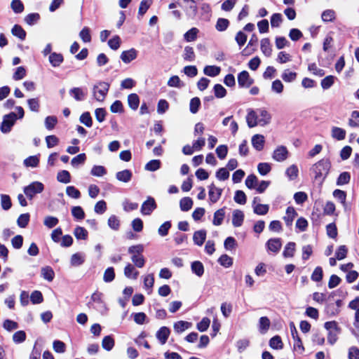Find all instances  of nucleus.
I'll use <instances>...</instances> for the list:
<instances>
[{
    "label": "nucleus",
    "instance_id": "1",
    "mask_svg": "<svg viewBox=\"0 0 359 359\" xmlns=\"http://www.w3.org/2000/svg\"><path fill=\"white\" fill-rule=\"evenodd\" d=\"M109 89V83L100 81L94 85L93 94L95 99L98 102H103Z\"/></svg>",
    "mask_w": 359,
    "mask_h": 359
},
{
    "label": "nucleus",
    "instance_id": "2",
    "mask_svg": "<svg viewBox=\"0 0 359 359\" xmlns=\"http://www.w3.org/2000/svg\"><path fill=\"white\" fill-rule=\"evenodd\" d=\"M43 189L44 185L41 182L36 181L25 187L24 193L31 200L36 194L41 193Z\"/></svg>",
    "mask_w": 359,
    "mask_h": 359
},
{
    "label": "nucleus",
    "instance_id": "3",
    "mask_svg": "<svg viewBox=\"0 0 359 359\" xmlns=\"http://www.w3.org/2000/svg\"><path fill=\"white\" fill-rule=\"evenodd\" d=\"M16 115L15 113H10L9 114L4 116V120L1 126V130L4 133H8L11 127L13 126L16 121Z\"/></svg>",
    "mask_w": 359,
    "mask_h": 359
},
{
    "label": "nucleus",
    "instance_id": "4",
    "mask_svg": "<svg viewBox=\"0 0 359 359\" xmlns=\"http://www.w3.org/2000/svg\"><path fill=\"white\" fill-rule=\"evenodd\" d=\"M325 329L329 332L328 341L331 344H334L337 341V336L339 333L337 323L334 321H330L325 323Z\"/></svg>",
    "mask_w": 359,
    "mask_h": 359
},
{
    "label": "nucleus",
    "instance_id": "5",
    "mask_svg": "<svg viewBox=\"0 0 359 359\" xmlns=\"http://www.w3.org/2000/svg\"><path fill=\"white\" fill-rule=\"evenodd\" d=\"M156 208V203L154 198L149 196L141 206V213L143 215H149Z\"/></svg>",
    "mask_w": 359,
    "mask_h": 359
},
{
    "label": "nucleus",
    "instance_id": "6",
    "mask_svg": "<svg viewBox=\"0 0 359 359\" xmlns=\"http://www.w3.org/2000/svg\"><path fill=\"white\" fill-rule=\"evenodd\" d=\"M259 198H254L252 201L253 211L257 215H264L269 212V206L266 204L259 203Z\"/></svg>",
    "mask_w": 359,
    "mask_h": 359
},
{
    "label": "nucleus",
    "instance_id": "7",
    "mask_svg": "<svg viewBox=\"0 0 359 359\" xmlns=\"http://www.w3.org/2000/svg\"><path fill=\"white\" fill-rule=\"evenodd\" d=\"M254 82L247 71L241 72L238 76V83L241 87L249 88Z\"/></svg>",
    "mask_w": 359,
    "mask_h": 359
},
{
    "label": "nucleus",
    "instance_id": "8",
    "mask_svg": "<svg viewBox=\"0 0 359 359\" xmlns=\"http://www.w3.org/2000/svg\"><path fill=\"white\" fill-rule=\"evenodd\" d=\"M138 51L132 48L129 50H124L121 53L120 58L125 63L128 64L133 60H135L137 57Z\"/></svg>",
    "mask_w": 359,
    "mask_h": 359
},
{
    "label": "nucleus",
    "instance_id": "9",
    "mask_svg": "<svg viewBox=\"0 0 359 359\" xmlns=\"http://www.w3.org/2000/svg\"><path fill=\"white\" fill-rule=\"evenodd\" d=\"M222 193V189L220 188H218L215 187L214 184H211L209 186V198L211 203H217L219 199L220 198V196Z\"/></svg>",
    "mask_w": 359,
    "mask_h": 359
},
{
    "label": "nucleus",
    "instance_id": "10",
    "mask_svg": "<svg viewBox=\"0 0 359 359\" xmlns=\"http://www.w3.org/2000/svg\"><path fill=\"white\" fill-rule=\"evenodd\" d=\"M288 155L287 149L285 147L280 146L277 147L273 154V158L276 161H283L287 159Z\"/></svg>",
    "mask_w": 359,
    "mask_h": 359
},
{
    "label": "nucleus",
    "instance_id": "11",
    "mask_svg": "<svg viewBox=\"0 0 359 359\" xmlns=\"http://www.w3.org/2000/svg\"><path fill=\"white\" fill-rule=\"evenodd\" d=\"M251 143L255 150L258 151H262L264 149L265 143L264 135L259 134L253 135L251 139Z\"/></svg>",
    "mask_w": 359,
    "mask_h": 359
},
{
    "label": "nucleus",
    "instance_id": "12",
    "mask_svg": "<svg viewBox=\"0 0 359 359\" xmlns=\"http://www.w3.org/2000/svg\"><path fill=\"white\" fill-rule=\"evenodd\" d=\"M257 110L249 109L246 116V122L249 128H254L259 125Z\"/></svg>",
    "mask_w": 359,
    "mask_h": 359
},
{
    "label": "nucleus",
    "instance_id": "13",
    "mask_svg": "<svg viewBox=\"0 0 359 359\" xmlns=\"http://www.w3.org/2000/svg\"><path fill=\"white\" fill-rule=\"evenodd\" d=\"M257 113L259 116L258 122L259 126H264L270 123L271 116L266 110L263 109H257Z\"/></svg>",
    "mask_w": 359,
    "mask_h": 359
},
{
    "label": "nucleus",
    "instance_id": "14",
    "mask_svg": "<svg viewBox=\"0 0 359 359\" xmlns=\"http://www.w3.org/2000/svg\"><path fill=\"white\" fill-rule=\"evenodd\" d=\"M244 213L240 210H234L232 212V224L234 227H239L243 224Z\"/></svg>",
    "mask_w": 359,
    "mask_h": 359
},
{
    "label": "nucleus",
    "instance_id": "15",
    "mask_svg": "<svg viewBox=\"0 0 359 359\" xmlns=\"http://www.w3.org/2000/svg\"><path fill=\"white\" fill-rule=\"evenodd\" d=\"M318 170V175L320 176L327 175L330 168V163L328 159H323L316 165Z\"/></svg>",
    "mask_w": 359,
    "mask_h": 359
},
{
    "label": "nucleus",
    "instance_id": "16",
    "mask_svg": "<svg viewBox=\"0 0 359 359\" xmlns=\"http://www.w3.org/2000/svg\"><path fill=\"white\" fill-rule=\"evenodd\" d=\"M226 208L224 207L222 208H220L215 212L213 215V219H212V224L215 226H220L225 217V212Z\"/></svg>",
    "mask_w": 359,
    "mask_h": 359
},
{
    "label": "nucleus",
    "instance_id": "17",
    "mask_svg": "<svg viewBox=\"0 0 359 359\" xmlns=\"http://www.w3.org/2000/svg\"><path fill=\"white\" fill-rule=\"evenodd\" d=\"M297 216V213L294 208L288 207L286 210L285 215L283 219L287 226H290L292 224L294 219Z\"/></svg>",
    "mask_w": 359,
    "mask_h": 359
},
{
    "label": "nucleus",
    "instance_id": "18",
    "mask_svg": "<svg viewBox=\"0 0 359 359\" xmlns=\"http://www.w3.org/2000/svg\"><path fill=\"white\" fill-rule=\"evenodd\" d=\"M266 246L269 250L278 252L281 248L282 243L280 238H271L267 241Z\"/></svg>",
    "mask_w": 359,
    "mask_h": 359
},
{
    "label": "nucleus",
    "instance_id": "19",
    "mask_svg": "<svg viewBox=\"0 0 359 359\" xmlns=\"http://www.w3.org/2000/svg\"><path fill=\"white\" fill-rule=\"evenodd\" d=\"M170 331L168 327H162L158 330L156 336L161 344H165L170 335Z\"/></svg>",
    "mask_w": 359,
    "mask_h": 359
},
{
    "label": "nucleus",
    "instance_id": "20",
    "mask_svg": "<svg viewBox=\"0 0 359 359\" xmlns=\"http://www.w3.org/2000/svg\"><path fill=\"white\" fill-rule=\"evenodd\" d=\"M132 172L130 170L126 169L122 171H119L116 172V179L122 182L128 183L132 179Z\"/></svg>",
    "mask_w": 359,
    "mask_h": 359
},
{
    "label": "nucleus",
    "instance_id": "21",
    "mask_svg": "<svg viewBox=\"0 0 359 359\" xmlns=\"http://www.w3.org/2000/svg\"><path fill=\"white\" fill-rule=\"evenodd\" d=\"M261 50L266 57H270L272 53V48L270 40L265 38L261 40Z\"/></svg>",
    "mask_w": 359,
    "mask_h": 359
},
{
    "label": "nucleus",
    "instance_id": "22",
    "mask_svg": "<svg viewBox=\"0 0 359 359\" xmlns=\"http://www.w3.org/2000/svg\"><path fill=\"white\" fill-rule=\"evenodd\" d=\"M69 94L76 101H82L86 96V92L81 88H73L69 90Z\"/></svg>",
    "mask_w": 359,
    "mask_h": 359
},
{
    "label": "nucleus",
    "instance_id": "23",
    "mask_svg": "<svg viewBox=\"0 0 359 359\" xmlns=\"http://www.w3.org/2000/svg\"><path fill=\"white\" fill-rule=\"evenodd\" d=\"M124 275L128 278L135 280L139 275V272L133 264H128L124 269Z\"/></svg>",
    "mask_w": 359,
    "mask_h": 359
},
{
    "label": "nucleus",
    "instance_id": "24",
    "mask_svg": "<svg viewBox=\"0 0 359 359\" xmlns=\"http://www.w3.org/2000/svg\"><path fill=\"white\" fill-rule=\"evenodd\" d=\"M206 238V231L205 230H199L196 231L193 236V240L196 245L201 246Z\"/></svg>",
    "mask_w": 359,
    "mask_h": 359
},
{
    "label": "nucleus",
    "instance_id": "25",
    "mask_svg": "<svg viewBox=\"0 0 359 359\" xmlns=\"http://www.w3.org/2000/svg\"><path fill=\"white\" fill-rule=\"evenodd\" d=\"M270 320L269 318L264 316L261 317L259 320V331L261 334H265L267 332L270 327Z\"/></svg>",
    "mask_w": 359,
    "mask_h": 359
},
{
    "label": "nucleus",
    "instance_id": "26",
    "mask_svg": "<svg viewBox=\"0 0 359 359\" xmlns=\"http://www.w3.org/2000/svg\"><path fill=\"white\" fill-rule=\"evenodd\" d=\"M154 284V276L153 273L148 274L144 277V287L148 294L152 292V287Z\"/></svg>",
    "mask_w": 359,
    "mask_h": 359
},
{
    "label": "nucleus",
    "instance_id": "27",
    "mask_svg": "<svg viewBox=\"0 0 359 359\" xmlns=\"http://www.w3.org/2000/svg\"><path fill=\"white\" fill-rule=\"evenodd\" d=\"M192 324L187 321L184 320H180L176 322L174 324V330L177 333H181L184 332V330L190 328L191 327Z\"/></svg>",
    "mask_w": 359,
    "mask_h": 359
},
{
    "label": "nucleus",
    "instance_id": "28",
    "mask_svg": "<svg viewBox=\"0 0 359 359\" xmlns=\"http://www.w3.org/2000/svg\"><path fill=\"white\" fill-rule=\"evenodd\" d=\"M321 19L325 22H334L336 19V12L332 9H327L321 14Z\"/></svg>",
    "mask_w": 359,
    "mask_h": 359
},
{
    "label": "nucleus",
    "instance_id": "29",
    "mask_svg": "<svg viewBox=\"0 0 359 359\" xmlns=\"http://www.w3.org/2000/svg\"><path fill=\"white\" fill-rule=\"evenodd\" d=\"M41 276L49 282H51L54 277L55 273L50 266H45L41 269Z\"/></svg>",
    "mask_w": 359,
    "mask_h": 359
},
{
    "label": "nucleus",
    "instance_id": "30",
    "mask_svg": "<svg viewBox=\"0 0 359 359\" xmlns=\"http://www.w3.org/2000/svg\"><path fill=\"white\" fill-rule=\"evenodd\" d=\"M220 71V67L215 65L205 66L203 69V72L205 75L212 77L219 75Z\"/></svg>",
    "mask_w": 359,
    "mask_h": 359
},
{
    "label": "nucleus",
    "instance_id": "31",
    "mask_svg": "<svg viewBox=\"0 0 359 359\" xmlns=\"http://www.w3.org/2000/svg\"><path fill=\"white\" fill-rule=\"evenodd\" d=\"M285 175L290 180H294L299 175V169L296 165L289 166L285 170Z\"/></svg>",
    "mask_w": 359,
    "mask_h": 359
},
{
    "label": "nucleus",
    "instance_id": "32",
    "mask_svg": "<svg viewBox=\"0 0 359 359\" xmlns=\"http://www.w3.org/2000/svg\"><path fill=\"white\" fill-rule=\"evenodd\" d=\"M269 346L276 350H281L283 348V343L280 337L276 335L269 340Z\"/></svg>",
    "mask_w": 359,
    "mask_h": 359
},
{
    "label": "nucleus",
    "instance_id": "33",
    "mask_svg": "<svg viewBox=\"0 0 359 359\" xmlns=\"http://www.w3.org/2000/svg\"><path fill=\"white\" fill-rule=\"evenodd\" d=\"M191 271L194 273H195L198 277L203 276L204 273V266L203 264L199 261H195L191 264Z\"/></svg>",
    "mask_w": 359,
    "mask_h": 359
},
{
    "label": "nucleus",
    "instance_id": "34",
    "mask_svg": "<svg viewBox=\"0 0 359 359\" xmlns=\"http://www.w3.org/2000/svg\"><path fill=\"white\" fill-rule=\"evenodd\" d=\"M63 61V56L60 53H52L49 56V62L53 67H58Z\"/></svg>",
    "mask_w": 359,
    "mask_h": 359
},
{
    "label": "nucleus",
    "instance_id": "35",
    "mask_svg": "<svg viewBox=\"0 0 359 359\" xmlns=\"http://www.w3.org/2000/svg\"><path fill=\"white\" fill-rule=\"evenodd\" d=\"M128 103L133 110H136L140 104V99L137 94L132 93L128 97Z\"/></svg>",
    "mask_w": 359,
    "mask_h": 359
},
{
    "label": "nucleus",
    "instance_id": "36",
    "mask_svg": "<svg viewBox=\"0 0 359 359\" xmlns=\"http://www.w3.org/2000/svg\"><path fill=\"white\" fill-rule=\"evenodd\" d=\"M152 4V0H142L140 2L139 10H138V17H142L147 10L149 8Z\"/></svg>",
    "mask_w": 359,
    "mask_h": 359
},
{
    "label": "nucleus",
    "instance_id": "37",
    "mask_svg": "<svg viewBox=\"0 0 359 359\" xmlns=\"http://www.w3.org/2000/svg\"><path fill=\"white\" fill-rule=\"evenodd\" d=\"M335 80V76L332 75L327 76L322 79L320 86L323 90L329 89L334 83Z\"/></svg>",
    "mask_w": 359,
    "mask_h": 359
},
{
    "label": "nucleus",
    "instance_id": "38",
    "mask_svg": "<svg viewBox=\"0 0 359 359\" xmlns=\"http://www.w3.org/2000/svg\"><path fill=\"white\" fill-rule=\"evenodd\" d=\"M296 245L294 242L288 243L283 250V255L284 257H292L295 252Z\"/></svg>",
    "mask_w": 359,
    "mask_h": 359
},
{
    "label": "nucleus",
    "instance_id": "39",
    "mask_svg": "<svg viewBox=\"0 0 359 359\" xmlns=\"http://www.w3.org/2000/svg\"><path fill=\"white\" fill-rule=\"evenodd\" d=\"M193 205V201L189 197L182 198L180 201V207L182 211L189 210Z\"/></svg>",
    "mask_w": 359,
    "mask_h": 359
},
{
    "label": "nucleus",
    "instance_id": "40",
    "mask_svg": "<svg viewBox=\"0 0 359 359\" xmlns=\"http://www.w3.org/2000/svg\"><path fill=\"white\" fill-rule=\"evenodd\" d=\"M85 261L84 256L81 253H75L71 257V264L73 266H78L81 265Z\"/></svg>",
    "mask_w": 359,
    "mask_h": 359
},
{
    "label": "nucleus",
    "instance_id": "41",
    "mask_svg": "<svg viewBox=\"0 0 359 359\" xmlns=\"http://www.w3.org/2000/svg\"><path fill=\"white\" fill-rule=\"evenodd\" d=\"M102 346L107 351H111L114 346V340L111 336H106L102 341Z\"/></svg>",
    "mask_w": 359,
    "mask_h": 359
},
{
    "label": "nucleus",
    "instance_id": "42",
    "mask_svg": "<svg viewBox=\"0 0 359 359\" xmlns=\"http://www.w3.org/2000/svg\"><path fill=\"white\" fill-rule=\"evenodd\" d=\"M332 136L338 140H342L345 138L346 131L338 127H333L332 129Z\"/></svg>",
    "mask_w": 359,
    "mask_h": 359
},
{
    "label": "nucleus",
    "instance_id": "43",
    "mask_svg": "<svg viewBox=\"0 0 359 359\" xmlns=\"http://www.w3.org/2000/svg\"><path fill=\"white\" fill-rule=\"evenodd\" d=\"M12 34L18 37L21 40H24L26 36V32L22 27L18 25H15L11 29Z\"/></svg>",
    "mask_w": 359,
    "mask_h": 359
},
{
    "label": "nucleus",
    "instance_id": "44",
    "mask_svg": "<svg viewBox=\"0 0 359 359\" xmlns=\"http://www.w3.org/2000/svg\"><path fill=\"white\" fill-rule=\"evenodd\" d=\"M131 260L133 264L138 268H142L145 264V259L142 254L131 255Z\"/></svg>",
    "mask_w": 359,
    "mask_h": 359
},
{
    "label": "nucleus",
    "instance_id": "45",
    "mask_svg": "<svg viewBox=\"0 0 359 359\" xmlns=\"http://www.w3.org/2000/svg\"><path fill=\"white\" fill-rule=\"evenodd\" d=\"M333 196L346 208V192L342 190H340V189H336L333 192Z\"/></svg>",
    "mask_w": 359,
    "mask_h": 359
},
{
    "label": "nucleus",
    "instance_id": "46",
    "mask_svg": "<svg viewBox=\"0 0 359 359\" xmlns=\"http://www.w3.org/2000/svg\"><path fill=\"white\" fill-rule=\"evenodd\" d=\"M283 80L285 82H292L297 78V73L294 72H291L289 69H285L281 76Z\"/></svg>",
    "mask_w": 359,
    "mask_h": 359
},
{
    "label": "nucleus",
    "instance_id": "47",
    "mask_svg": "<svg viewBox=\"0 0 359 359\" xmlns=\"http://www.w3.org/2000/svg\"><path fill=\"white\" fill-rule=\"evenodd\" d=\"M198 33V29L193 27L184 34V39L188 42L194 41L196 40Z\"/></svg>",
    "mask_w": 359,
    "mask_h": 359
},
{
    "label": "nucleus",
    "instance_id": "48",
    "mask_svg": "<svg viewBox=\"0 0 359 359\" xmlns=\"http://www.w3.org/2000/svg\"><path fill=\"white\" fill-rule=\"evenodd\" d=\"M74 234L77 239L86 240L88 237V231L83 227L77 226L74 231Z\"/></svg>",
    "mask_w": 359,
    "mask_h": 359
},
{
    "label": "nucleus",
    "instance_id": "49",
    "mask_svg": "<svg viewBox=\"0 0 359 359\" xmlns=\"http://www.w3.org/2000/svg\"><path fill=\"white\" fill-rule=\"evenodd\" d=\"M229 25V21L225 18H219L217 21L215 28L219 32L225 31Z\"/></svg>",
    "mask_w": 359,
    "mask_h": 359
},
{
    "label": "nucleus",
    "instance_id": "50",
    "mask_svg": "<svg viewBox=\"0 0 359 359\" xmlns=\"http://www.w3.org/2000/svg\"><path fill=\"white\" fill-rule=\"evenodd\" d=\"M79 36L84 43H89L91 41L90 29L84 27L80 32Z\"/></svg>",
    "mask_w": 359,
    "mask_h": 359
},
{
    "label": "nucleus",
    "instance_id": "51",
    "mask_svg": "<svg viewBox=\"0 0 359 359\" xmlns=\"http://www.w3.org/2000/svg\"><path fill=\"white\" fill-rule=\"evenodd\" d=\"M57 179L59 182L67 184L71 181V176L68 171L62 170L57 173Z\"/></svg>",
    "mask_w": 359,
    "mask_h": 359
},
{
    "label": "nucleus",
    "instance_id": "52",
    "mask_svg": "<svg viewBox=\"0 0 359 359\" xmlns=\"http://www.w3.org/2000/svg\"><path fill=\"white\" fill-rule=\"evenodd\" d=\"M11 7L15 13H21L24 11V5L20 0H13Z\"/></svg>",
    "mask_w": 359,
    "mask_h": 359
},
{
    "label": "nucleus",
    "instance_id": "53",
    "mask_svg": "<svg viewBox=\"0 0 359 359\" xmlns=\"http://www.w3.org/2000/svg\"><path fill=\"white\" fill-rule=\"evenodd\" d=\"M39 159L36 156H31L24 160V165L26 167L35 168L39 165Z\"/></svg>",
    "mask_w": 359,
    "mask_h": 359
},
{
    "label": "nucleus",
    "instance_id": "54",
    "mask_svg": "<svg viewBox=\"0 0 359 359\" xmlns=\"http://www.w3.org/2000/svg\"><path fill=\"white\" fill-rule=\"evenodd\" d=\"M66 194L68 196L75 199L79 198L81 196V192L74 186H68L66 188Z\"/></svg>",
    "mask_w": 359,
    "mask_h": 359
},
{
    "label": "nucleus",
    "instance_id": "55",
    "mask_svg": "<svg viewBox=\"0 0 359 359\" xmlns=\"http://www.w3.org/2000/svg\"><path fill=\"white\" fill-rule=\"evenodd\" d=\"M72 215L77 219H83L85 217V212L80 206H74L72 208Z\"/></svg>",
    "mask_w": 359,
    "mask_h": 359
},
{
    "label": "nucleus",
    "instance_id": "56",
    "mask_svg": "<svg viewBox=\"0 0 359 359\" xmlns=\"http://www.w3.org/2000/svg\"><path fill=\"white\" fill-rule=\"evenodd\" d=\"M351 179V175L348 172H344L341 173L337 180V184L338 186H341L344 184H346L349 182Z\"/></svg>",
    "mask_w": 359,
    "mask_h": 359
},
{
    "label": "nucleus",
    "instance_id": "57",
    "mask_svg": "<svg viewBox=\"0 0 359 359\" xmlns=\"http://www.w3.org/2000/svg\"><path fill=\"white\" fill-rule=\"evenodd\" d=\"M108 226L113 230L117 231L120 226V221L115 215H111L108 219Z\"/></svg>",
    "mask_w": 359,
    "mask_h": 359
},
{
    "label": "nucleus",
    "instance_id": "58",
    "mask_svg": "<svg viewBox=\"0 0 359 359\" xmlns=\"http://www.w3.org/2000/svg\"><path fill=\"white\" fill-rule=\"evenodd\" d=\"M258 183L257 177L254 175H250L248 176L245 180V185L249 189H257V185Z\"/></svg>",
    "mask_w": 359,
    "mask_h": 359
},
{
    "label": "nucleus",
    "instance_id": "59",
    "mask_svg": "<svg viewBox=\"0 0 359 359\" xmlns=\"http://www.w3.org/2000/svg\"><path fill=\"white\" fill-rule=\"evenodd\" d=\"M57 123V119L54 116H47L45 119V126L48 130H53Z\"/></svg>",
    "mask_w": 359,
    "mask_h": 359
},
{
    "label": "nucleus",
    "instance_id": "60",
    "mask_svg": "<svg viewBox=\"0 0 359 359\" xmlns=\"http://www.w3.org/2000/svg\"><path fill=\"white\" fill-rule=\"evenodd\" d=\"M201 106V100L198 97H194L191 100L189 104L190 111L192 114H196L198 112V109Z\"/></svg>",
    "mask_w": 359,
    "mask_h": 359
},
{
    "label": "nucleus",
    "instance_id": "61",
    "mask_svg": "<svg viewBox=\"0 0 359 359\" xmlns=\"http://www.w3.org/2000/svg\"><path fill=\"white\" fill-rule=\"evenodd\" d=\"M161 167V161L159 160H151L145 165V170L149 171H156Z\"/></svg>",
    "mask_w": 359,
    "mask_h": 359
},
{
    "label": "nucleus",
    "instance_id": "62",
    "mask_svg": "<svg viewBox=\"0 0 359 359\" xmlns=\"http://www.w3.org/2000/svg\"><path fill=\"white\" fill-rule=\"evenodd\" d=\"M86 159L85 154H80L72 159L71 164L73 167H77L83 164Z\"/></svg>",
    "mask_w": 359,
    "mask_h": 359
},
{
    "label": "nucleus",
    "instance_id": "63",
    "mask_svg": "<svg viewBox=\"0 0 359 359\" xmlns=\"http://www.w3.org/2000/svg\"><path fill=\"white\" fill-rule=\"evenodd\" d=\"M90 173L93 176L102 177L107 173L106 169L102 165H95L91 169Z\"/></svg>",
    "mask_w": 359,
    "mask_h": 359
},
{
    "label": "nucleus",
    "instance_id": "64",
    "mask_svg": "<svg viewBox=\"0 0 359 359\" xmlns=\"http://www.w3.org/2000/svg\"><path fill=\"white\" fill-rule=\"evenodd\" d=\"M214 93L216 97L222 98L225 97L226 90L221 84H216L214 86Z\"/></svg>",
    "mask_w": 359,
    "mask_h": 359
}]
</instances>
